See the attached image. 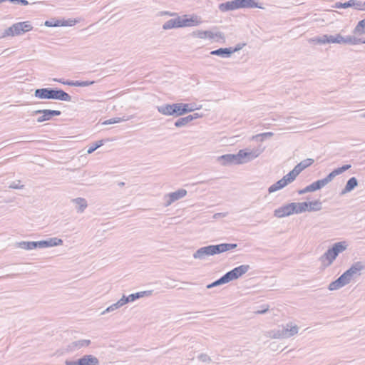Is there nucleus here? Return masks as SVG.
Returning <instances> with one entry per match:
<instances>
[{"mask_svg": "<svg viewBox=\"0 0 365 365\" xmlns=\"http://www.w3.org/2000/svg\"><path fill=\"white\" fill-rule=\"evenodd\" d=\"M237 244L222 243L216 245H208L198 249L194 254L195 259H205L208 256L220 254L235 249Z\"/></svg>", "mask_w": 365, "mask_h": 365, "instance_id": "nucleus-1", "label": "nucleus"}, {"mask_svg": "<svg viewBox=\"0 0 365 365\" xmlns=\"http://www.w3.org/2000/svg\"><path fill=\"white\" fill-rule=\"evenodd\" d=\"M34 96L39 99H55L62 101H71V96L61 89L58 88H38L35 91Z\"/></svg>", "mask_w": 365, "mask_h": 365, "instance_id": "nucleus-2", "label": "nucleus"}, {"mask_svg": "<svg viewBox=\"0 0 365 365\" xmlns=\"http://www.w3.org/2000/svg\"><path fill=\"white\" fill-rule=\"evenodd\" d=\"M299 327L292 322L282 325L277 329L270 330L267 332L266 336L271 339H288L296 335L299 331Z\"/></svg>", "mask_w": 365, "mask_h": 365, "instance_id": "nucleus-3", "label": "nucleus"}, {"mask_svg": "<svg viewBox=\"0 0 365 365\" xmlns=\"http://www.w3.org/2000/svg\"><path fill=\"white\" fill-rule=\"evenodd\" d=\"M346 241H341L334 244L331 248H329L321 257L322 262L327 266L332 264L339 253L344 252L347 248Z\"/></svg>", "mask_w": 365, "mask_h": 365, "instance_id": "nucleus-4", "label": "nucleus"}, {"mask_svg": "<svg viewBox=\"0 0 365 365\" xmlns=\"http://www.w3.org/2000/svg\"><path fill=\"white\" fill-rule=\"evenodd\" d=\"M33 26L29 21H23L14 24L11 26L0 32V39L9 36H15L21 35L26 32L32 30Z\"/></svg>", "mask_w": 365, "mask_h": 365, "instance_id": "nucleus-5", "label": "nucleus"}, {"mask_svg": "<svg viewBox=\"0 0 365 365\" xmlns=\"http://www.w3.org/2000/svg\"><path fill=\"white\" fill-rule=\"evenodd\" d=\"M264 150V148H261L260 146L253 149L245 148L240 150L237 153L239 165L247 163L257 158L261 153H262Z\"/></svg>", "mask_w": 365, "mask_h": 365, "instance_id": "nucleus-6", "label": "nucleus"}, {"mask_svg": "<svg viewBox=\"0 0 365 365\" xmlns=\"http://www.w3.org/2000/svg\"><path fill=\"white\" fill-rule=\"evenodd\" d=\"M364 269L365 265L361 262H357L353 264L349 269H347L339 277V279L341 280L343 285L345 286L348 284L354 275H359L360 272Z\"/></svg>", "mask_w": 365, "mask_h": 365, "instance_id": "nucleus-7", "label": "nucleus"}, {"mask_svg": "<svg viewBox=\"0 0 365 365\" xmlns=\"http://www.w3.org/2000/svg\"><path fill=\"white\" fill-rule=\"evenodd\" d=\"M65 365H100V362L96 356L86 354L76 361L66 360Z\"/></svg>", "mask_w": 365, "mask_h": 365, "instance_id": "nucleus-8", "label": "nucleus"}, {"mask_svg": "<svg viewBox=\"0 0 365 365\" xmlns=\"http://www.w3.org/2000/svg\"><path fill=\"white\" fill-rule=\"evenodd\" d=\"M202 22L201 18L196 15H192L189 18L187 15L178 16L179 28L195 26L200 25Z\"/></svg>", "mask_w": 365, "mask_h": 365, "instance_id": "nucleus-9", "label": "nucleus"}, {"mask_svg": "<svg viewBox=\"0 0 365 365\" xmlns=\"http://www.w3.org/2000/svg\"><path fill=\"white\" fill-rule=\"evenodd\" d=\"M38 114H42L41 116H39L37 118L38 123H42L44 121H47L51 120L53 116H58L61 114V112L60 110H48V109H44V110H36L33 112L32 115H38Z\"/></svg>", "mask_w": 365, "mask_h": 365, "instance_id": "nucleus-10", "label": "nucleus"}, {"mask_svg": "<svg viewBox=\"0 0 365 365\" xmlns=\"http://www.w3.org/2000/svg\"><path fill=\"white\" fill-rule=\"evenodd\" d=\"M187 195L185 189H179L175 192H170L165 196L166 207L170 206L174 202L184 197Z\"/></svg>", "mask_w": 365, "mask_h": 365, "instance_id": "nucleus-11", "label": "nucleus"}, {"mask_svg": "<svg viewBox=\"0 0 365 365\" xmlns=\"http://www.w3.org/2000/svg\"><path fill=\"white\" fill-rule=\"evenodd\" d=\"M351 167V165L347 164V165H343L342 167H340V168H338L336 169H334L326 178H324L323 179H321L322 182L324 184V186L327 185L331 181H332L333 179L336 175L343 173L344 171L349 170Z\"/></svg>", "mask_w": 365, "mask_h": 365, "instance_id": "nucleus-12", "label": "nucleus"}, {"mask_svg": "<svg viewBox=\"0 0 365 365\" xmlns=\"http://www.w3.org/2000/svg\"><path fill=\"white\" fill-rule=\"evenodd\" d=\"M217 162L223 166L230 165H239L237 154H226L219 156L217 159Z\"/></svg>", "mask_w": 365, "mask_h": 365, "instance_id": "nucleus-13", "label": "nucleus"}, {"mask_svg": "<svg viewBox=\"0 0 365 365\" xmlns=\"http://www.w3.org/2000/svg\"><path fill=\"white\" fill-rule=\"evenodd\" d=\"M294 214L292 202L284 205L274 211V215L278 218H282Z\"/></svg>", "mask_w": 365, "mask_h": 365, "instance_id": "nucleus-14", "label": "nucleus"}, {"mask_svg": "<svg viewBox=\"0 0 365 365\" xmlns=\"http://www.w3.org/2000/svg\"><path fill=\"white\" fill-rule=\"evenodd\" d=\"M153 291L148 290V291H143L134 294H131L128 296L123 295L122 298L123 299V301L125 302V304H128L129 302H133L135 300L144 297H149L152 294Z\"/></svg>", "mask_w": 365, "mask_h": 365, "instance_id": "nucleus-15", "label": "nucleus"}, {"mask_svg": "<svg viewBox=\"0 0 365 365\" xmlns=\"http://www.w3.org/2000/svg\"><path fill=\"white\" fill-rule=\"evenodd\" d=\"M238 48H233L232 47L229 48H220L210 52L211 55L218 56L222 58H230L231 55L237 51Z\"/></svg>", "mask_w": 365, "mask_h": 365, "instance_id": "nucleus-16", "label": "nucleus"}, {"mask_svg": "<svg viewBox=\"0 0 365 365\" xmlns=\"http://www.w3.org/2000/svg\"><path fill=\"white\" fill-rule=\"evenodd\" d=\"M38 248H46L63 245V240L57 237L49 238L46 240L38 241Z\"/></svg>", "mask_w": 365, "mask_h": 365, "instance_id": "nucleus-17", "label": "nucleus"}, {"mask_svg": "<svg viewBox=\"0 0 365 365\" xmlns=\"http://www.w3.org/2000/svg\"><path fill=\"white\" fill-rule=\"evenodd\" d=\"M361 6V1H356V0H349L346 2L341 3V2H336L334 5L333 6L335 9H346L349 7H353L355 9L358 10V9H360Z\"/></svg>", "mask_w": 365, "mask_h": 365, "instance_id": "nucleus-18", "label": "nucleus"}, {"mask_svg": "<svg viewBox=\"0 0 365 365\" xmlns=\"http://www.w3.org/2000/svg\"><path fill=\"white\" fill-rule=\"evenodd\" d=\"M200 117V115L198 113H193L192 115L180 118L175 122V125L178 128L185 126L192 120L197 119Z\"/></svg>", "mask_w": 365, "mask_h": 365, "instance_id": "nucleus-19", "label": "nucleus"}, {"mask_svg": "<svg viewBox=\"0 0 365 365\" xmlns=\"http://www.w3.org/2000/svg\"><path fill=\"white\" fill-rule=\"evenodd\" d=\"M314 163V160L312 158H307L299 163H298L293 169V171L298 175L302 172L304 169L312 165Z\"/></svg>", "mask_w": 365, "mask_h": 365, "instance_id": "nucleus-20", "label": "nucleus"}, {"mask_svg": "<svg viewBox=\"0 0 365 365\" xmlns=\"http://www.w3.org/2000/svg\"><path fill=\"white\" fill-rule=\"evenodd\" d=\"M237 9L261 8L255 0H235Z\"/></svg>", "mask_w": 365, "mask_h": 365, "instance_id": "nucleus-21", "label": "nucleus"}, {"mask_svg": "<svg viewBox=\"0 0 365 365\" xmlns=\"http://www.w3.org/2000/svg\"><path fill=\"white\" fill-rule=\"evenodd\" d=\"M15 247L25 250H32L38 248V242L21 241L15 244Z\"/></svg>", "mask_w": 365, "mask_h": 365, "instance_id": "nucleus-22", "label": "nucleus"}, {"mask_svg": "<svg viewBox=\"0 0 365 365\" xmlns=\"http://www.w3.org/2000/svg\"><path fill=\"white\" fill-rule=\"evenodd\" d=\"M250 269V265H248V264H242V265H240L239 267H237L234 268L231 271H232L234 277L237 279L239 277H240L241 276H242L244 274L247 272Z\"/></svg>", "mask_w": 365, "mask_h": 365, "instance_id": "nucleus-23", "label": "nucleus"}, {"mask_svg": "<svg viewBox=\"0 0 365 365\" xmlns=\"http://www.w3.org/2000/svg\"><path fill=\"white\" fill-rule=\"evenodd\" d=\"M360 43H365V41H362L361 38L354 36H343L341 41V44L357 45Z\"/></svg>", "mask_w": 365, "mask_h": 365, "instance_id": "nucleus-24", "label": "nucleus"}, {"mask_svg": "<svg viewBox=\"0 0 365 365\" xmlns=\"http://www.w3.org/2000/svg\"><path fill=\"white\" fill-rule=\"evenodd\" d=\"M294 214H300L307 211V202H292Z\"/></svg>", "mask_w": 365, "mask_h": 365, "instance_id": "nucleus-25", "label": "nucleus"}, {"mask_svg": "<svg viewBox=\"0 0 365 365\" xmlns=\"http://www.w3.org/2000/svg\"><path fill=\"white\" fill-rule=\"evenodd\" d=\"M358 185V180L355 177L351 178L346 182L344 188L341 190V195L353 190Z\"/></svg>", "mask_w": 365, "mask_h": 365, "instance_id": "nucleus-26", "label": "nucleus"}, {"mask_svg": "<svg viewBox=\"0 0 365 365\" xmlns=\"http://www.w3.org/2000/svg\"><path fill=\"white\" fill-rule=\"evenodd\" d=\"M125 304V302L123 301V299L121 297L118 302H116L115 303L111 304L110 306L107 307L105 310H103L101 313V315H104L106 313L113 312L120 309V307H122Z\"/></svg>", "mask_w": 365, "mask_h": 365, "instance_id": "nucleus-27", "label": "nucleus"}, {"mask_svg": "<svg viewBox=\"0 0 365 365\" xmlns=\"http://www.w3.org/2000/svg\"><path fill=\"white\" fill-rule=\"evenodd\" d=\"M218 7L220 11L222 12H226L228 11H233L237 9L235 0L222 3L219 4Z\"/></svg>", "mask_w": 365, "mask_h": 365, "instance_id": "nucleus-28", "label": "nucleus"}, {"mask_svg": "<svg viewBox=\"0 0 365 365\" xmlns=\"http://www.w3.org/2000/svg\"><path fill=\"white\" fill-rule=\"evenodd\" d=\"M173 104H163L157 107L158 111L164 115L173 116Z\"/></svg>", "mask_w": 365, "mask_h": 365, "instance_id": "nucleus-29", "label": "nucleus"}, {"mask_svg": "<svg viewBox=\"0 0 365 365\" xmlns=\"http://www.w3.org/2000/svg\"><path fill=\"white\" fill-rule=\"evenodd\" d=\"M91 341L88 339H81L78 341H73L70 345L69 348L71 350L80 349L82 347H86L89 346Z\"/></svg>", "mask_w": 365, "mask_h": 365, "instance_id": "nucleus-30", "label": "nucleus"}, {"mask_svg": "<svg viewBox=\"0 0 365 365\" xmlns=\"http://www.w3.org/2000/svg\"><path fill=\"white\" fill-rule=\"evenodd\" d=\"M72 202L76 205L78 212H83L88 206L87 201L83 197L73 199Z\"/></svg>", "mask_w": 365, "mask_h": 365, "instance_id": "nucleus-31", "label": "nucleus"}, {"mask_svg": "<svg viewBox=\"0 0 365 365\" xmlns=\"http://www.w3.org/2000/svg\"><path fill=\"white\" fill-rule=\"evenodd\" d=\"M307 204L308 212H316L322 209V203L319 200H317L312 202H307Z\"/></svg>", "mask_w": 365, "mask_h": 365, "instance_id": "nucleus-32", "label": "nucleus"}, {"mask_svg": "<svg viewBox=\"0 0 365 365\" xmlns=\"http://www.w3.org/2000/svg\"><path fill=\"white\" fill-rule=\"evenodd\" d=\"M68 86H79V87H86L88 86H91L95 83L94 81H66V83Z\"/></svg>", "mask_w": 365, "mask_h": 365, "instance_id": "nucleus-33", "label": "nucleus"}, {"mask_svg": "<svg viewBox=\"0 0 365 365\" xmlns=\"http://www.w3.org/2000/svg\"><path fill=\"white\" fill-rule=\"evenodd\" d=\"M175 28H179L178 23V17L175 19H170L167 21L163 25V29L164 30H168L171 29Z\"/></svg>", "mask_w": 365, "mask_h": 365, "instance_id": "nucleus-34", "label": "nucleus"}, {"mask_svg": "<svg viewBox=\"0 0 365 365\" xmlns=\"http://www.w3.org/2000/svg\"><path fill=\"white\" fill-rule=\"evenodd\" d=\"M297 177V174L292 170H291L288 174L284 175L282 180L284 181V184L287 186L288 184L292 182Z\"/></svg>", "mask_w": 365, "mask_h": 365, "instance_id": "nucleus-35", "label": "nucleus"}, {"mask_svg": "<svg viewBox=\"0 0 365 365\" xmlns=\"http://www.w3.org/2000/svg\"><path fill=\"white\" fill-rule=\"evenodd\" d=\"M284 181H282V179H280L279 180H278L277 182H276L275 183H274L273 185H272L269 188H268V192L269 193H272V192H276L280 189H282L283 187H285V185L284 184Z\"/></svg>", "mask_w": 365, "mask_h": 365, "instance_id": "nucleus-36", "label": "nucleus"}, {"mask_svg": "<svg viewBox=\"0 0 365 365\" xmlns=\"http://www.w3.org/2000/svg\"><path fill=\"white\" fill-rule=\"evenodd\" d=\"M354 33L355 34H365V19L359 21L354 28Z\"/></svg>", "mask_w": 365, "mask_h": 365, "instance_id": "nucleus-37", "label": "nucleus"}, {"mask_svg": "<svg viewBox=\"0 0 365 365\" xmlns=\"http://www.w3.org/2000/svg\"><path fill=\"white\" fill-rule=\"evenodd\" d=\"M129 119H130L129 117H122V118L115 117V118H110V119L103 121L102 124L103 125H110V124H113V123H118L127 121Z\"/></svg>", "mask_w": 365, "mask_h": 365, "instance_id": "nucleus-38", "label": "nucleus"}, {"mask_svg": "<svg viewBox=\"0 0 365 365\" xmlns=\"http://www.w3.org/2000/svg\"><path fill=\"white\" fill-rule=\"evenodd\" d=\"M274 135L272 132H267L263 133H259L252 136V140L256 141H264L265 139L268 138H271Z\"/></svg>", "mask_w": 365, "mask_h": 365, "instance_id": "nucleus-39", "label": "nucleus"}, {"mask_svg": "<svg viewBox=\"0 0 365 365\" xmlns=\"http://www.w3.org/2000/svg\"><path fill=\"white\" fill-rule=\"evenodd\" d=\"M343 36L341 34L336 36L328 35L327 43H339L341 44Z\"/></svg>", "mask_w": 365, "mask_h": 365, "instance_id": "nucleus-40", "label": "nucleus"}, {"mask_svg": "<svg viewBox=\"0 0 365 365\" xmlns=\"http://www.w3.org/2000/svg\"><path fill=\"white\" fill-rule=\"evenodd\" d=\"M344 287L343 285V283L341 280L339 279V277L336 279L335 281L331 282L329 285V289L331 291L337 290L341 287Z\"/></svg>", "mask_w": 365, "mask_h": 365, "instance_id": "nucleus-41", "label": "nucleus"}, {"mask_svg": "<svg viewBox=\"0 0 365 365\" xmlns=\"http://www.w3.org/2000/svg\"><path fill=\"white\" fill-rule=\"evenodd\" d=\"M328 35L325 34L322 36H317L309 40L310 42H313L317 44H325L327 43Z\"/></svg>", "mask_w": 365, "mask_h": 365, "instance_id": "nucleus-42", "label": "nucleus"}, {"mask_svg": "<svg viewBox=\"0 0 365 365\" xmlns=\"http://www.w3.org/2000/svg\"><path fill=\"white\" fill-rule=\"evenodd\" d=\"M173 116L178 117L183 115L181 103H173Z\"/></svg>", "mask_w": 365, "mask_h": 365, "instance_id": "nucleus-43", "label": "nucleus"}, {"mask_svg": "<svg viewBox=\"0 0 365 365\" xmlns=\"http://www.w3.org/2000/svg\"><path fill=\"white\" fill-rule=\"evenodd\" d=\"M215 38H223V34L221 32L214 33L211 31H206V38L213 39Z\"/></svg>", "mask_w": 365, "mask_h": 365, "instance_id": "nucleus-44", "label": "nucleus"}, {"mask_svg": "<svg viewBox=\"0 0 365 365\" xmlns=\"http://www.w3.org/2000/svg\"><path fill=\"white\" fill-rule=\"evenodd\" d=\"M181 106H182L183 115H185L187 113L194 111L195 110V108L192 104L181 103Z\"/></svg>", "mask_w": 365, "mask_h": 365, "instance_id": "nucleus-45", "label": "nucleus"}, {"mask_svg": "<svg viewBox=\"0 0 365 365\" xmlns=\"http://www.w3.org/2000/svg\"><path fill=\"white\" fill-rule=\"evenodd\" d=\"M311 190L312 192L316 191L317 190H320L323 187H324V184L322 182L321 180H318L312 184L309 185Z\"/></svg>", "mask_w": 365, "mask_h": 365, "instance_id": "nucleus-46", "label": "nucleus"}, {"mask_svg": "<svg viewBox=\"0 0 365 365\" xmlns=\"http://www.w3.org/2000/svg\"><path fill=\"white\" fill-rule=\"evenodd\" d=\"M103 145V140L96 141L93 145H92L91 146H90L88 148V149L87 150V153L88 154H91L93 152H94L97 148H98L101 146H102Z\"/></svg>", "mask_w": 365, "mask_h": 365, "instance_id": "nucleus-47", "label": "nucleus"}, {"mask_svg": "<svg viewBox=\"0 0 365 365\" xmlns=\"http://www.w3.org/2000/svg\"><path fill=\"white\" fill-rule=\"evenodd\" d=\"M192 37H196L202 39L206 38V31L196 30L191 33Z\"/></svg>", "mask_w": 365, "mask_h": 365, "instance_id": "nucleus-48", "label": "nucleus"}, {"mask_svg": "<svg viewBox=\"0 0 365 365\" xmlns=\"http://www.w3.org/2000/svg\"><path fill=\"white\" fill-rule=\"evenodd\" d=\"M222 279H223L225 283H228L230 281L236 279L231 270L229 271L228 272H227L225 274H224L222 276Z\"/></svg>", "mask_w": 365, "mask_h": 365, "instance_id": "nucleus-49", "label": "nucleus"}, {"mask_svg": "<svg viewBox=\"0 0 365 365\" xmlns=\"http://www.w3.org/2000/svg\"><path fill=\"white\" fill-rule=\"evenodd\" d=\"M225 284L223 279H222V277H220L219 279L215 281L214 282L207 285V289H210V288H212L214 287H217V286H219V285H221V284Z\"/></svg>", "mask_w": 365, "mask_h": 365, "instance_id": "nucleus-50", "label": "nucleus"}, {"mask_svg": "<svg viewBox=\"0 0 365 365\" xmlns=\"http://www.w3.org/2000/svg\"><path fill=\"white\" fill-rule=\"evenodd\" d=\"M197 358L202 362H210L211 361V358L206 354H200Z\"/></svg>", "mask_w": 365, "mask_h": 365, "instance_id": "nucleus-51", "label": "nucleus"}, {"mask_svg": "<svg viewBox=\"0 0 365 365\" xmlns=\"http://www.w3.org/2000/svg\"><path fill=\"white\" fill-rule=\"evenodd\" d=\"M24 187V185H20V181L18 180V181H14V182H12L9 187V188H11V189H21Z\"/></svg>", "mask_w": 365, "mask_h": 365, "instance_id": "nucleus-52", "label": "nucleus"}, {"mask_svg": "<svg viewBox=\"0 0 365 365\" xmlns=\"http://www.w3.org/2000/svg\"><path fill=\"white\" fill-rule=\"evenodd\" d=\"M45 25L46 26H48V27H51V26H64L65 24H60V21H56V22L55 24H53L52 21H46L45 22Z\"/></svg>", "mask_w": 365, "mask_h": 365, "instance_id": "nucleus-53", "label": "nucleus"}, {"mask_svg": "<svg viewBox=\"0 0 365 365\" xmlns=\"http://www.w3.org/2000/svg\"><path fill=\"white\" fill-rule=\"evenodd\" d=\"M312 192L311 190V188H310V186L309 185H307V187H305L304 189H302V190H299L298 191V193L299 195H303L304 193H307V192Z\"/></svg>", "mask_w": 365, "mask_h": 365, "instance_id": "nucleus-54", "label": "nucleus"}, {"mask_svg": "<svg viewBox=\"0 0 365 365\" xmlns=\"http://www.w3.org/2000/svg\"><path fill=\"white\" fill-rule=\"evenodd\" d=\"M227 215L226 213H224V212H218V213H215L214 215H213V218L214 219H217L219 217H224Z\"/></svg>", "mask_w": 365, "mask_h": 365, "instance_id": "nucleus-55", "label": "nucleus"}, {"mask_svg": "<svg viewBox=\"0 0 365 365\" xmlns=\"http://www.w3.org/2000/svg\"><path fill=\"white\" fill-rule=\"evenodd\" d=\"M161 15H168V16H177V14L176 13H172V12H170V11H162L161 12Z\"/></svg>", "mask_w": 365, "mask_h": 365, "instance_id": "nucleus-56", "label": "nucleus"}, {"mask_svg": "<svg viewBox=\"0 0 365 365\" xmlns=\"http://www.w3.org/2000/svg\"><path fill=\"white\" fill-rule=\"evenodd\" d=\"M267 310H268V306H267V307L263 309L257 311L255 313L258 314H262L266 313L267 312Z\"/></svg>", "mask_w": 365, "mask_h": 365, "instance_id": "nucleus-57", "label": "nucleus"}, {"mask_svg": "<svg viewBox=\"0 0 365 365\" xmlns=\"http://www.w3.org/2000/svg\"><path fill=\"white\" fill-rule=\"evenodd\" d=\"M19 4L24 5V6H26L29 4V1L27 0H19Z\"/></svg>", "mask_w": 365, "mask_h": 365, "instance_id": "nucleus-58", "label": "nucleus"}, {"mask_svg": "<svg viewBox=\"0 0 365 365\" xmlns=\"http://www.w3.org/2000/svg\"><path fill=\"white\" fill-rule=\"evenodd\" d=\"M359 7L360 9H358V10L365 11V2L361 1V6Z\"/></svg>", "mask_w": 365, "mask_h": 365, "instance_id": "nucleus-59", "label": "nucleus"}, {"mask_svg": "<svg viewBox=\"0 0 365 365\" xmlns=\"http://www.w3.org/2000/svg\"><path fill=\"white\" fill-rule=\"evenodd\" d=\"M53 81H54L59 82V83H62V84H64V85H67L66 83H66V81H63V79H57V78H54V79H53Z\"/></svg>", "mask_w": 365, "mask_h": 365, "instance_id": "nucleus-60", "label": "nucleus"}, {"mask_svg": "<svg viewBox=\"0 0 365 365\" xmlns=\"http://www.w3.org/2000/svg\"><path fill=\"white\" fill-rule=\"evenodd\" d=\"M124 185H125V183L123 182H120L118 183L119 186H123Z\"/></svg>", "mask_w": 365, "mask_h": 365, "instance_id": "nucleus-61", "label": "nucleus"}, {"mask_svg": "<svg viewBox=\"0 0 365 365\" xmlns=\"http://www.w3.org/2000/svg\"><path fill=\"white\" fill-rule=\"evenodd\" d=\"M235 48H238V51H239L240 49H241V46H237V47H235Z\"/></svg>", "mask_w": 365, "mask_h": 365, "instance_id": "nucleus-62", "label": "nucleus"}, {"mask_svg": "<svg viewBox=\"0 0 365 365\" xmlns=\"http://www.w3.org/2000/svg\"><path fill=\"white\" fill-rule=\"evenodd\" d=\"M361 117L365 118V113L361 114Z\"/></svg>", "mask_w": 365, "mask_h": 365, "instance_id": "nucleus-63", "label": "nucleus"}]
</instances>
